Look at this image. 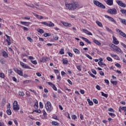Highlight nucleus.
<instances>
[{"label": "nucleus", "instance_id": "4c0bfd02", "mask_svg": "<svg viewBox=\"0 0 126 126\" xmlns=\"http://www.w3.org/2000/svg\"><path fill=\"white\" fill-rule=\"evenodd\" d=\"M53 38L56 41H58V40H59V37L57 35H54Z\"/></svg>", "mask_w": 126, "mask_h": 126}, {"label": "nucleus", "instance_id": "2eb2a0df", "mask_svg": "<svg viewBox=\"0 0 126 126\" xmlns=\"http://www.w3.org/2000/svg\"><path fill=\"white\" fill-rule=\"evenodd\" d=\"M119 34L121 35V36H122V37H124V38H126V34L124 32H122V31H119Z\"/></svg>", "mask_w": 126, "mask_h": 126}, {"label": "nucleus", "instance_id": "aec40b11", "mask_svg": "<svg viewBox=\"0 0 126 126\" xmlns=\"http://www.w3.org/2000/svg\"><path fill=\"white\" fill-rule=\"evenodd\" d=\"M37 31L40 34H43V33H45V32L44 31V30H43L42 29H38L37 30Z\"/></svg>", "mask_w": 126, "mask_h": 126}, {"label": "nucleus", "instance_id": "7c9ffc66", "mask_svg": "<svg viewBox=\"0 0 126 126\" xmlns=\"http://www.w3.org/2000/svg\"><path fill=\"white\" fill-rule=\"evenodd\" d=\"M23 68H28L29 69H32L31 67H30L29 66H28L25 64L23 66Z\"/></svg>", "mask_w": 126, "mask_h": 126}, {"label": "nucleus", "instance_id": "c03bdc74", "mask_svg": "<svg viewBox=\"0 0 126 126\" xmlns=\"http://www.w3.org/2000/svg\"><path fill=\"white\" fill-rule=\"evenodd\" d=\"M27 39L30 42H33V39L31 37L28 36L27 37Z\"/></svg>", "mask_w": 126, "mask_h": 126}, {"label": "nucleus", "instance_id": "58836bf2", "mask_svg": "<svg viewBox=\"0 0 126 126\" xmlns=\"http://www.w3.org/2000/svg\"><path fill=\"white\" fill-rule=\"evenodd\" d=\"M47 84L48 85H50V86H51V87L55 85L54 84H53V83L50 82H47Z\"/></svg>", "mask_w": 126, "mask_h": 126}, {"label": "nucleus", "instance_id": "39448f33", "mask_svg": "<svg viewBox=\"0 0 126 126\" xmlns=\"http://www.w3.org/2000/svg\"><path fill=\"white\" fill-rule=\"evenodd\" d=\"M13 110H18L20 109L19 106H18V103L17 101H15L13 103Z\"/></svg>", "mask_w": 126, "mask_h": 126}, {"label": "nucleus", "instance_id": "0e129e2a", "mask_svg": "<svg viewBox=\"0 0 126 126\" xmlns=\"http://www.w3.org/2000/svg\"><path fill=\"white\" fill-rule=\"evenodd\" d=\"M99 74L100 75H102V76H104V72H103L102 71H99Z\"/></svg>", "mask_w": 126, "mask_h": 126}, {"label": "nucleus", "instance_id": "13d9d810", "mask_svg": "<svg viewBox=\"0 0 126 126\" xmlns=\"http://www.w3.org/2000/svg\"><path fill=\"white\" fill-rule=\"evenodd\" d=\"M0 77H2V78H4V74L2 73H0Z\"/></svg>", "mask_w": 126, "mask_h": 126}, {"label": "nucleus", "instance_id": "4be33fe9", "mask_svg": "<svg viewBox=\"0 0 126 126\" xmlns=\"http://www.w3.org/2000/svg\"><path fill=\"white\" fill-rule=\"evenodd\" d=\"M34 15L36 18H39V19H43L44 18V17L40 16L39 15H37L36 14H35Z\"/></svg>", "mask_w": 126, "mask_h": 126}, {"label": "nucleus", "instance_id": "2f4dec72", "mask_svg": "<svg viewBox=\"0 0 126 126\" xmlns=\"http://www.w3.org/2000/svg\"><path fill=\"white\" fill-rule=\"evenodd\" d=\"M43 36L44 37H50V36H51V33L45 32L43 34Z\"/></svg>", "mask_w": 126, "mask_h": 126}, {"label": "nucleus", "instance_id": "ea45409f", "mask_svg": "<svg viewBox=\"0 0 126 126\" xmlns=\"http://www.w3.org/2000/svg\"><path fill=\"white\" fill-rule=\"evenodd\" d=\"M19 95L20 96H24V95H25L24 92H20L19 93Z\"/></svg>", "mask_w": 126, "mask_h": 126}, {"label": "nucleus", "instance_id": "49530a36", "mask_svg": "<svg viewBox=\"0 0 126 126\" xmlns=\"http://www.w3.org/2000/svg\"><path fill=\"white\" fill-rule=\"evenodd\" d=\"M31 81H32L29 80H27L24 81V83H25V84L30 83V82H31Z\"/></svg>", "mask_w": 126, "mask_h": 126}, {"label": "nucleus", "instance_id": "79ce46f5", "mask_svg": "<svg viewBox=\"0 0 126 126\" xmlns=\"http://www.w3.org/2000/svg\"><path fill=\"white\" fill-rule=\"evenodd\" d=\"M85 55L87 58H88V59H90V60H92V58L91 57V56H90V55L87 54H85Z\"/></svg>", "mask_w": 126, "mask_h": 126}, {"label": "nucleus", "instance_id": "5fc2aeb1", "mask_svg": "<svg viewBox=\"0 0 126 126\" xmlns=\"http://www.w3.org/2000/svg\"><path fill=\"white\" fill-rule=\"evenodd\" d=\"M31 63H33V64H37V61L36 60L35 61L31 60Z\"/></svg>", "mask_w": 126, "mask_h": 126}, {"label": "nucleus", "instance_id": "20e7f679", "mask_svg": "<svg viewBox=\"0 0 126 126\" xmlns=\"http://www.w3.org/2000/svg\"><path fill=\"white\" fill-rule=\"evenodd\" d=\"M45 108L48 113H51L52 111V104L50 101H47L45 104Z\"/></svg>", "mask_w": 126, "mask_h": 126}, {"label": "nucleus", "instance_id": "e2e57ef3", "mask_svg": "<svg viewBox=\"0 0 126 126\" xmlns=\"http://www.w3.org/2000/svg\"><path fill=\"white\" fill-rule=\"evenodd\" d=\"M34 112H35V113H38V114H41V111L40 110H34Z\"/></svg>", "mask_w": 126, "mask_h": 126}, {"label": "nucleus", "instance_id": "ddd939ff", "mask_svg": "<svg viewBox=\"0 0 126 126\" xmlns=\"http://www.w3.org/2000/svg\"><path fill=\"white\" fill-rule=\"evenodd\" d=\"M114 0H107L106 1L107 4L108 5H113Z\"/></svg>", "mask_w": 126, "mask_h": 126}, {"label": "nucleus", "instance_id": "f03ea898", "mask_svg": "<svg viewBox=\"0 0 126 126\" xmlns=\"http://www.w3.org/2000/svg\"><path fill=\"white\" fill-rule=\"evenodd\" d=\"M110 46L112 48V49H113L114 51H116V53H121V54L123 53V51H122V50L114 44L111 43L110 44Z\"/></svg>", "mask_w": 126, "mask_h": 126}, {"label": "nucleus", "instance_id": "72a5a7b5", "mask_svg": "<svg viewBox=\"0 0 126 126\" xmlns=\"http://www.w3.org/2000/svg\"><path fill=\"white\" fill-rule=\"evenodd\" d=\"M102 96H103V97H105V98H107L108 97V94H106L104 93V92H101Z\"/></svg>", "mask_w": 126, "mask_h": 126}, {"label": "nucleus", "instance_id": "b1692460", "mask_svg": "<svg viewBox=\"0 0 126 126\" xmlns=\"http://www.w3.org/2000/svg\"><path fill=\"white\" fill-rule=\"evenodd\" d=\"M51 124H52V126H59V125H60L59 123H58V122H55V121L52 122Z\"/></svg>", "mask_w": 126, "mask_h": 126}, {"label": "nucleus", "instance_id": "69168bd1", "mask_svg": "<svg viewBox=\"0 0 126 126\" xmlns=\"http://www.w3.org/2000/svg\"><path fill=\"white\" fill-rule=\"evenodd\" d=\"M26 94L27 96H28V97H30V92H27Z\"/></svg>", "mask_w": 126, "mask_h": 126}, {"label": "nucleus", "instance_id": "c9c22d12", "mask_svg": "<svg viewBox=\"0 0 126 126\" xmlns=\"http://www.w3.org/2000/svg\"><path fill=\"white\" fill-rule=\"evenodd\" d=\"M111 82L114 85H117V84H118V82L117 81H111Z\"/></svg>", "mask_w": 126, "mask_h": 126}, {"label": "nucleus", "instance_id": "8fccbe9b", "mask_svg": "<svg viewBox=\"0 0 126 126\" xmlns=\"http://www.w3.org/2000/svg\"><path fill=\"white\" fill-rule=\"evenodd\" d=\"M106 30H107L108 31V32H109L110 33H113V31H112V30H111V29H109V28L106 27Z\"/></svg>", "mask_w": 126, "mask_h": 126}, {"label": "nucleus", "instance_id": "f8f14e48", "mask_svg": "<svg viewBox=\"0 0 126 126\" xmlns=\"http://www.w3.org/2000/svg\"><path fill=\"white\" fill-rule=\"evenodd\" d=\"M5 36L6 37L7 39H6V42H7L8 45L10 46V37L9 36L7 35V34L5 35Z\"/></svg>", "mask_w": 126, "mask_h": 126}, {"label": "nucleus", "instance_id": "3c124183", "mask_svg": "<svg viewBox=\"0 0 126 126\" xmlns=\"http://www.w3.org/2000/svg\"><path fill=\"white\" fill-rule=\"evenodd\" d=\"M121 109V110H123V111H124V112H126V107H120Z\"/></svg>", "mask_w": 126, "mask_h": 126}, {"label": "nucleus", "instance_id": "bf43d9fd", "mask_svg": "<svg viewBox=\"0 0 126 126\" xmlns=\"http://www.w3.org/2000/svg\"><path fill=\"white\" fill-rule=\"evenodd\" d=\"M52 88L54 89V90H55V91H58V89H57V87H56L55 85L53 86Z\"/></svg>", "mask_w": 126, "mask_h": 126}, {"label": "nucleus", "instance_id": "864d4df0", "mask_svg": "<svg viewBox=\"0 0 126 126\" xmlns=\"http://www.w3.org/2000/svg\"><path fill=\"white\" fill-rule=\"evenodd\" d=\"M116 66H117V67H119L120 68H121V67H122V66H121V64H120V63H117L116 64H115Z\"/></svg>", "mask_w": 126, "mask_h": 126}, {"label": "nucleus", "instance_id": "052dcab7", "mask_svg": "<svg viewBox=\"0 0 126 126\" xmlns=\"http://www.w3.org/2000/svg\"><path fill=\"white\" fill-rule=\"evenodd\" d=\"M39 107L40 108H41V109H43V103L41 102H39Z\"/></svg>", "mask_w": 126, "mask_h": 126}, {"label": "nucleus", "instance_id": "4468645a", "mask_svg": "<svg viewBox=\"0 0 126 126\" xmlns=\"http://www.w3.org/2000/svg\"><path fill=\"white\" fill-rule=\"evenodd\" d=\"M83 32L85 33L86 34H87V35H90V36H92V33H91L90 32L87 31L85 29H83Z\"/></svg>", "mask_w": 126, "mask_h": 126}, {"label": "nucleus", "instance_id": "de8ad7c7", "mask_svg": "<svg viewBox=\"0 0 126 126\" xmlns=\"http://www.w3.org/2000/svg\"><path fill=\"white\" fill-rule=\"evenodd\" d=\"M71 118H72V119H73V120H75V119H77V117H76V115H72Z\"/></svg>", "mask_w": 126, "mask_h": 126}, {"label": "nucleus", "instance_id": "680f3d73", "mask_svg": "<svg viewBox=\"0 0 126 126\" xmlns=\"http://www.w3.org/2000/svg\"><path fill=\"white\" fill-rule=\"evenodd\" d=\"M95 87L97 89V90H101V88L100 87V86L97 85Z\"/></svg>", "mask_w": 126, "mask_h": 126}, {"label": "nucleus", "instance_id": "6e6d98bb", "mask_svg": "<svg viewBox=\"0 0 126 126\" xmlns=\"http://www.w3.org/2000/svg\"><path fill=\"white\" fill-rule=\"evenodd\" d=\"M60 54H61V55H63V54H64V52H63V49H61V50L60 51Z\"/></svg>", "mask_w": 126, "mask_h": 126}, {"label": "nucleus", "instance_id": "f257e3e1", "mask_svg": "<svg viewBox=\"0 0 126 126\" xmlns=\"http://www.w3.org/2000/svg\"><path fill=\"white\" fill-rule=\"evenodd\" d=\"M65 5L69 10H74L77 8H82L83 5L78 3L77 2L73 1L70 3H65Z\"/></svg>", "mask_w": 126, "mask_h": 126}, {"label": "nucleus", "instance_id": "e433bc0d", "mask_svg": "<svg viewBox=\"0 0 126 126\" xmlns=\"http://www.w3.org/2000/svg\"><path fill=\"white\" fill-rule=\"evenodd\" d=\"M0 63L2 64H4L5 63V60H3V59H1L0 60Z\"/></svg>", "mask_w": 126, "mask_h": 126}, {"label": "nucleus", "instance_id": "4d7b16f0", "mask_svg": "<svg viewBox=\"0 0 126 126\" xmlns=\"http://www.w3.org/2000/svg\"><path fill=\"white\" fill-rule=\"evenodd\" d=\"M93 102L94 104H98V100L96 99H93Z\"/></svg>", "mask_w": 126, "mask_h": 126}, {"label": "nucleus", "instance_id": "6ab92c4d", "mask_svg": "<svg viewBox=\"0 0 126 126\" xmlns=\"http://www.w3.org/2000/svg\"><path fill=\"white\" fill-rule=\"evenodd\" d=\"M2 56L4 58H8V54H7V53L5 51L2 52Z\"/></svg>", "mask_w": 126, "mask_h": 126}, {"label": "nucleus", "instance_id": "a18cd8bd", "mask_svg": "<svg viewBox=\"0 0 126 126\" xmlns=\"http://www.w3.org/2000/svg\"><path fill=\"white\" fill-rule=\"evenodd\" d=\"M92 72H93V73H94V74H97V72L95 71V69H92Z\"/></svg>", "mask_w": 126, "mask_h": 126}, {"label": "nucleus", "instance_id": "9b49d317", "mask_svg": "<svg viewBox=\"0 0 126 126\" xmlns=\"http://www.w3.org/2000/svg\"><path fill=\"white\" fill-rule=\"evenodd\" d=\"M62 23L64 26H65V27H71L72 26L71 24H69L68 23H64L63 22H62Z\"/></svg>", "mask_w": 126, "mask_h": 126}, {"label": "nucleus", "instance_id": "412c9836", "mask_svg": "<svg viewBox=\"0 0 126 126\" xmlns=\"http://www.w3.org/2000/svg\"><path fill=\"white\" fill-rule=\"evenodd\" d=\"M119 19L122 23L126 25V20L123 19L122 18H119Z\"/></svg>", "mask_w": 126, "mask_h": 126}, {"label": "nucleus", "instance_id": "6e6552de", "mask_svg": "<svg viewBox=\"0 0 126 126\" xmlns=\"http://www.w3.org/2000/svg\"><path fill=\"white\" fill-rule=\"evenodd\" d=\"M14 70H15V72L18 73V74H19V75H21V76H23V72H22V71L19 70L16 68H14Z\"/></svg>", "mask_w": 126, "mask_h": 126}, {"label": "nucleus", "instance_id": "0eeeda50", "mask_svg": "<svg viewBox=\"0 0 126 126\" xmlns=\"http://www.w3.org/2000/svg\"><path fill=\"white\" fill-rule=\"evenodd\" d=\"M116 2H117L118 5L121 6V7H126V3H123L122 1L118 0Z\"/></svg>", "mask_w": 126, "mask_h": 126}, {"label": "nucleus", "instance_id": "1a4fd4ad", "mask_svg": "<svg viewBox=\"0 0 126 126\" xmlns=\"http://www.w3.org/2000/svg\"><path fill=\"white\" fill-rule=\"evenodd\" d=\"M105 17H106V18H108L109 21H111V22H114L115 24L117 23V22L115 20H114V18H112L111 17H110L107 15H105Z\"/></svg>", "mask_w": 126, "mask_h": 126}, {"label": "nucleus", "instance_id": "37998d69", "mask_svg": "<svg viewBox=\"0 0 126 126\" xmlns=\"http://www.w3.org/2000/svg\"><path fill=\"white\" fill-rule=\"evenodd\" d=\"M36 6H37V7H38V8H40V9H39V10H42V8H41V5H39V4H35Z\"/></svg>", "mask_w": 126, "mask_h": 126}, {"label": "nucleus", "instance_id": "c85d7f7f", "mask_svg": "<svg viewBox=\"0 0 126 126\" xmlns=\"http://www.w3.org/2000/svg\"><path fill=\"white\" fill-rule=\"evenodd\" d=\"M94 42L95 43L96 45H98V46H101V43L100 42L96 40H94Z\"/></svg>", "mask_w": 126, "mask_h": 126}, {"label": "nucleus", "instance_id": "f3484780", "mask_svg": "<svg viewBox=\"0 0 126 126\" xmlns=\"http://www.w3.org/2000/svg\"><path fill=\"white\" fill-rule=\"evenodd\" d=\"M82 39L83 40H84L85 42H86L88 44H91V42H90V41H89V40H88V39H87L85 37H82Z\"/></svg>", "mask_w": 126, "mask_h": 126}, {"label": "nucleus", "instance_id": "473e14b6", "mask_svg": "<svg viewBox=\"0 0 126 126\" xmlns=\"http://www.w3.org/2000/svg\"><path fill=\"white\" fill-rule=\"evenodd\" d=\"M6 113L7 115L10 116V115H11V110H10V109H7V110L6 111Z\"/></svg>", "mask_w": 126, "mask_h": 126}, {"label": "nucleus", "instance_id": "338daca9", "mask_svg": "<svg viewBox=\"0 0 126 126\" xmlns=\"http://www.w3.org/2000/svg\"><path fill=\"white\" fill-rule=\"evenodd\" d=\"M80 92L81 94H84V93H85V92H84V90H80Z\"/></svg>", "mask_w": 126, "mask_h": 126}, {"label": "nucleus", "instance_id": "f704fd0d", "mask_svg": "<svg viewBox=\"0 0 126 126\" xmlns=\"http://www.w3.org/2000/svg\"><path fill=\"white\" fill-rule=\"evenodd\" d=\"M62 62L63 63H64V64H67V63H68V61H67V60L64 59H63L62 60Z\"/></svg>", "mask_w": 126, "mask_h": 126}, {"label": "nucleus", "instance_id": "09e8293b", "mask_svg": "<svg viewBox=\"0 0 126 126\" xmlns=\"http://www.w3.org/2000/svg\"><path fill=\"white\" fill-rule=\"evenodd\" d=\"M106 60H107L108 62H113V60L112 58H111V57H107Z\"/></svg>", "mask_w": 126, "mask_h": 126}, {"label": "nucleus", "instance_id": "603ef678", "mask_svg": "<svg viewBox=\"0 0 126 126\" xmlns=\"http://www.w3.org/2000/svg\"><path fill=\"white\" fill-rule=\"evenodd\" d=\"M34 107L35 109H38V102H36L34 104Z\"/></svg>", "mask_w": 126, "mask_h": 126}, {"label": "nucleus", "instance_id": "a211bd4d", "mask_svg": "<svg viewBox=\"0 0 126 126\" xmlns=\"http://www.w3.org/2000/svg\"><path fill=\"white\" fill-rule=\"evenodd\" d=\"M21 24H22L23 25H25V26H29V22H22L21 21L20 22Z\"/></svg>", "mask_w": 126, "mask_h": 126}, {"label": "nucleus", "instance_id": "7ed1b4c3", "mask_svg": "<svg viewBox=\"0 0 126 126\" xmlns=\"http://www.w3.org/2000/svg\"><path fill=\"white\" fill-rule=\"evenodd\" d=\"M94 3L95 5L99 7V8H102L103 9H105V8H106V6L98 1L94 0Z\"/></svg>", "mask_w": 126, "mask_h": 126}, {"label": "nucleus", "instance_id": "423d86ee", "mask_svg": "<svg viewBox=\"0 0 126 126\" xmlns=\"http://www.w3.org/2000/svg\"><path fill=\"white\" fill-rule=\"evenodd\" d=\"M107 12L110 14H117V10L115 8L108 9Z\"/></svg>", "mask_w": 126, "mask_h": 126}, {"label": "nucleus", "instance_id": "c756f323", "mask_svg": "<svg viewBox=\"0 0 126 126\" xmlns=\"http://www.w3.org/2000/svg\"><path fill=\"white\" fill-rule=\"evenodd\" d=\"M54 26H55V24L52 22H50L49 24H48V27H54Z\"/></svg>", "mask_w": 126, "mask_h": 126}, {"label": "nucleus", "instance_id": "cd10ccee", "mask_svg": "<svg viewBox=\"0 0 126 126\" xmlns=\"http://www.w3.org/2000/svg\"><path fill=\"white\" fill-rule=\"evenodd\" d=\"M28 6H30V7H32V8H36L37 9H41L40 8H38V7H36L33 6V5H28Z\"/></svg>", "mask_w": 126, "mask_h": 126}, {"label": "nucleus", "instance_id": "774afa93", "mask_svg": "<svg viewBox=\"0 0 126 126\" xmlns=\"http://www.w3.org/2000/svg\"><path fill=\"white\" fill-rule=\"evenodd\" d=\"M121 45H122V46H123V47H124V48H125V49H126V44H125V43H123V42H121Z\"/></svg>", "mask_w": 126, "mask_h": 126}, {"label": "nucleus", "instance_id": "a19ab883", "mask_svg": "<svg viewBox=\"0 0 126 126\" xmlns=\"http://www.w3.org/2000/svg\"><path fill=\"white\" fill-rule=\"evenodd\" d=\"M42 24H44V25H46V26H49V23L46 22H42Z\"/></svg>", "mask_w": 126, "mask_h": 126}, {"label": "nucleus", "instance_id": "393cba45", "mask_svg": "<svg viewBox=\"0 0 126 126\" xmlns=\"http://www.w3.org/2000/svg\"><path fill=\"white\" fill-rule=\"evenodd\" d=\"M73 51L74 52V53H75V54H78L79 55V54H80V51H79V50L77 49H74Z\"/></svg>", "mask_w": 126, "mask_h": 126}, {"label": "nucleus", "instance_id": "a878e982", "mask_svg": "<svg viewBox=\"0 0 126 126\" xmlns=\"http://www.w3.org/2000/svg\"><path fill=\"white\" fill-rule=\"evenodd\" d=\"M96 23L99 27H103V25L102 24V23L99 22L98 21H97L96 22Z\"/></svg>", "mask_w": 126, "mask_h": 126}, {"label": "nucleus", "instance_id": "9d476101", "mask_svg": "<svg viewBox=\"0 0 126 126\" xmlns=\"http://www.w3.org/2000/svg\"><path fill=\"white\" fill-rule=\"evenodd\" d=\"M113 44H114L115 45H119V44H120V41H119V40H117V38H116V37L113 36Z\"/></svg>", "mask_w": 126, "mask_h": 126}, {"label": "nucleus", "instance_id": "5701e85b", "mask_svg": "<svg viewBox=\"0 0 126 126\" xmlns=\"http://www.w3.org/2000/svg\"><path fill=\"white\" fill-rule=\"evenodd\" d=\"M87 101L89 103V105H90V106H93V101H91V100H90V99H88Z\"/></svg>", "mask_w": 126, "mask_h": 126}, {"label": "nucleus", "instance_id": "dca6fc26", "mask_svg": "<svg viewBox=\"0 0 126 126\" xmlns=\"http://www.w3.org/2000/svg\"><path fill=\"white\" fill-rule=\"evenodd\" d=\"M47 60H48V58L43 57L41 59L40 62L41 63H46V62L47 61Z\"/></svg>", "mask_w": 126, "mask_h": 126}, {"label": "nucleus", "instance_id": "bb28decb", "mask_svg": "<svg viewBox=\"0 0 126 126\" xmlns=\"http://www.w3.org/2000/svg\"><path fill=\"white\" fill-rule=\"evenodd\" d=\"M120 12L122 13V14L126 16V9H121L120 10Z\"/></svg>", "mask_w": 126, "mask_h": 126}]
</instances>
